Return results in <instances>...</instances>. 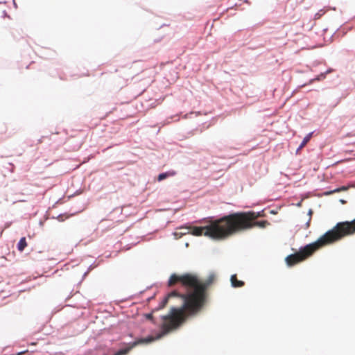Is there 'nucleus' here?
I'll return each instance as SVG.
<instances>
[{
  "label": "nucleus",
  "mask_w": 355,
  "mask_h": 355,
  "mask_svg": "<svg viewBox=\"0 0 355 355\" xmlns=\"http://www.w3.org/2000/svg\"><path fill=\"white\" fill-rule=\"evenodd\" d=\"M69 217V216H66L64 217V215H60L58 217V219L59 221H64L65 220V218H68Z\"/></svg>",
  "instance_id": "obj_11"
},
{
  "label": "nucleus",
  "mask_w": 355,
  "mask_h": 355,
  "mask_svg": "<svg viewBox=\"0 0 355 355\" xmlns=\"http://www.w3.org/2000/svg\"><path fill=\"white\" fill-rule=\"evenodd\" d=\"M311 135H312V133H310L309 135H307L303 139L302 142L301 143V144L300 145V146L298 147L297 151L298 152L299 150H300L301 149H302L306 145V144L309 141L311 137Z\"/></svg>",
  "instance_id": "obj_9"
},
{
  "label": "nucleus",
  "mask_w": 355,
  "mask_h": 355,
  "mask_svg": "<svg viewBox=\"0 0 355 355\" xmlns=\"http://www.w3.org/2000/svg\"><path fill=\"white\" fill-rule=\"evenodd\" d=\"M176 175V172L175 171H169L166 173H160L157 177L158 181H162L167 178L173 177Z\"/></svg>",
  "instance_id": "obj_6"
},
{
  "label": "nucleus",
  "mask_w": 355,
  "mask_h": 355,
  "mask_svg": "<svg viewBox=\"0 0 355 355\" xmlns=\"http://www.w3.org/2000/svg\"><path fill=\"white\" fill-rule=\"evenodd\" d=\"M259 216V213L252 211L237 212L227 215L230 236L253 227L265 228L270 223L268 220L255 221Z\"/></svg>",
  "instance_id": "obj_3"
},
{
  "label": "nucleus",
  "mask_w": 355,
  "mask_h": 355,
  "mask_svg": "<svg viewBox=\"0 0 355 355\" xmlns=\"http://www.w3.org/2000/svg\"><path fill=\"white\" fill-rule=\"evenodd\" d=\"M230 280L233 287H242L244 285L243 282L237 279L236 275H232Z\"/></svg>",
  "instance_id": "obj_7"
},
{
  "label": "nucleus",
  "mask_w": 355,
  "mask_h": 355,
  "mask_svg": "<svg viewBox=\"0 0 355 355\" xmlns=\"http://www.w3.org/2000/svg\"><path fill=\"white\" fill-rule=\"evenodd\" d=\"M215 279L214 273L210 274L204 282L200 281L196 275L189 273L171 275L168 286H173L180 283L187 289V292L180 293L173 291L160 304L159 309H163L172 297H179L182 302L180 307H172L169 313L162 317V329L164 334L178 328L188 318L197 315L202 311L207 302V290Z\"/></svg>",
  "instance_id": "obj_1"
},
{
  "label": "nucleus",
  "mask_w": 355,
  "mask_h": 355,
  "mask_svg": "<svg viewBox=\"0 0 355 355\" xmlns=\"http://www.w3.org/2000/svg\"><path fill=\"white\" fill-rule=\"evenodd\" d=\"M27 246V243L25 237L21 238L19 240L18 244H17V249L19 251L22 252L25 248Z\"/></svg>",
  "instance_id": "obj_8"
},
{
  "label": "nucleus",
  "mask_w": 355,
  "mask_h": 355,
  "mask_svg": "<svg viewBox=\"0 0 355 355\" xmlns=\"http://www.w3.org/2000/svg\"><path fill=\"white\" fill-rule=\"evenodd\" d=\"M191 234L194 236H207L214 239H224L230 236L228 216H225L212 220L205 227H192Z\"/></svg>",
  "instance_id": "obj_4"
},
{
  "label": "nucleus",
  "mask_w": 355,
  "mask_h": 355,
  "mask_svg": "<svg viewBox=\"0 0 355 355\" xmlns=\"http://www.w3.org/2000/svg\"><path fill=\"white\" fill-rule=\"evenodd\" d=\"M354 232L355 218L351 222L338 223L332 230L326 232L316 241L300 248L297 252L288 255L286 258V262L289 266H294L311 257L320 248L331 244Z\"/></svg>",
  "instance_id": "obj_2"
},
{
  "label": "nucleus",
  "mask_w": 355,
  "mask_h": 355,
  "mask_svg": "<svg viewBox=\"0 0 355 355\" xmlns=\"http://www.w3.org/2000/svg\"><path fill=\"white\" fill-rule=\"evenodd\" d=\"M153 340H154V338H153L151 336H149L146 338L139 339V340L130 343L128 347L119 350L114 355H125L131 350V349H132L135 346H137L139 344L149 343L152 342Z\"/></svg>",
  "instance_id": "obj_5"
},
{
  "label": "nucleus",
  "mask_w": 355,
  "mask_h": 355,
  "mask_svg": "<svg viewBox=\"0 0 355 355\" xmlns=\"http://www.w3.org/2000/svg\"><path fill=\"white\" fill-rule=\"evenodd\" d=\"M146 318H147L148 319L152 320V319H153V315H152V313L148 314V315H146Z\"/></svg>",
  "instance_id": "obj_12"
},
{
  "label": "nucleus",
  "mask_w": 355,
  "mask_h": 355,
  "mask_svg": "<svg viewBox=\"0 0 355 355\" xmlns=\"http://www.w3.org/2000/svg\"><path fill=\"white\" fill-rule=\"evenodd\" d=\"M325 78V75L324 73H321L320 75H319L318 76H317V78H314L313 80H322Z\"/></svg>",
  "instance_id": "obj_10"
},
{
  "label": "nucleus",
  "mask_w": 355,
  "mask_h": 355,
  "mask_svg": "<svg viewBox=\"0 0 355 355\" xmlns=\"http://www.w3.org/2000/svg\"><path fill=\"white\" fill-rule=\"evenodd\" d=\"M343 190H346V188L343 187L341 189H338L336 190V191H343Z\"/></svg>",
  "instance_id": "obj_13"
}]
</instances>
